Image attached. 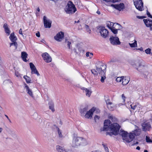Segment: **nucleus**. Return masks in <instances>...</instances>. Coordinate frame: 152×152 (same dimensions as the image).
I'll use <instances>...</instances> for the list:
<instances>
[{"mask_svg":"<svg viewBox=\"0 0 152 152\" xmlns=\"http://www.w3.org/2000/svg\"><path fill=\"white\" fill-rule=\"evenodd\" d=\"M136 149L138 150H140V148L139 146H137L136 148Z\"/></svg>","mask_w":152,"mask_h":152,"instance_id":"e2e57ef3","label":"nucleus"},{"mask_svg":"<svg viewBox=\"0 0 152 152\" xmlns=\"http://www.w3.org/2000/svg\"><path fill=\"white\" fill-rule=\"evenodd\" d=\"M105 150V151H106V152H108V149L107 147H105L104 148Z\"/></svg>","mask_w":152,"mask_h":152,"instance_id":"13d9d810","label":"nucleus"},{"mask_svg":"<svg viewBox=\"0 0 152 152\" xmlns=\"http://www.w3.org/2000/svg\"><path fill=\"white\" fill-rule=\"evenodd\" d=\"M140 133V129L135 130L133 132V133H130L131 134H132L133 137V140L135 136H139Z\"/></svg>","mask_w":152,"mask_h":152,"instance_id":"412c9836","label":"nucleus"},{"mask_svg":"<svg viewBox=\"0 0 152 152\" xmlns=\"http://www.w3.org/2000/svg\"><path fill=\"white\" fill-rule=\"evenodd\" d=\"M4 82H5L6 83H9L11 84V85L12 84V83L11 81L9 80H5Z\"/></svg>","mask_w":152,"mask_h":152,"instance_id":"3c124183","label":"nucleus"},{"mask_svg":"<svg viewBox=\"0 0 152 152\" xmlns=\"http://www.w3.org/2000/svg\"><path fill=\"white\" fill-rule=\"evenodd\" d=\"M107 104V105H112L113 103L110 102V100L109 99H108L106 100Z\"/></svg>","mask_w":152,"mask_h":152,"instance_id":"79ce46f5","label":"nucleus"},{"mask_svg":"<svg viewBox=\"0 0 152 152\" xmlns=\"http://www.w3.org/2000/svg\"><path fill=\"white\" fill-rule=\"evenodd\" d=\"M29 65L30 68L31 70V74H37V76H39L40 75L36 69L34 64L32 63H30Z\"/></svg>","mask_w":152,"mask_h":152,"instance_id":"4468645a","label":"nucleus"},{"mask_svg":"<svg viewBox=\"0 0 152 152\" xmlns=\"http://www.w3.org/2000/svg\"><path fill=\"white\" fill-rule=\"evenodd\" d=\"M87 144L86 139L82 137L74 136L73 137L72 145L74 148H77L80 145H86Z\"/></svg>","mask_w":152,"mask_h":152,"instance_id":"f03ea898","label":"nucleus"},{"mask_svg":"<svg viewBox=\"0 0 152 152\" xmlns=\"http://www.w3.org/2000/svg\"><path fill=\"white\" fill-rule=\"evenodd\" d=\"M131 108L132 109H133V110H134L135 108H136V105H134V106H132V105H131Z\"/></svg>","mask_w":152,"mask_h":152,"instance_id":"5fc2aeb1","label":"nucleus"},{"mask_svg":"<svg viewBox=\"0 0 152 152\" xmlns=\"http://www.w3.org/2000/svg\"><path fill=\"white\" fill-rule=\"evenodd\" d=\"M121 127L117 123L112 124L110 120H106L104 122V126L101 129V131H107L110 129V132H107V134L111 136L112 135H118Z\"/></svg>","mask_w":152,"mask_h":152,"instance_id":"f257e3e1","label":"nucleus"},{"mask_svg":"<svg viewBox=\"0 0 152 152\" xmlns=\"http://www.w3.org/2000/svg\"><path fill=\"white\" fill-rule=\"evenodd\" d=\"M36 36L38 37H39L40 36V33L39 32H38L36 34Z\"/></svg>","mask_w":152,"mask_h":152,"instance_id":"864d4df0","label":"nucleus"},{"mask_svg":"<svg viewBox=\"0 0 152 152\" xmlns=\"http://www.w3.org/2000/svg\"><path fill=\"white\" fill-rule=\"evenodd\" d=\"M113 33L114 34H117L118 33V30L115 28H113L110 29Z\"/></svg>","mask_w":152,"mask_h":152,"instance_id":"473e14b6","label":"nucleus"},{"mask_svg":"<svg viewBox=\"0 0 152 152\" xmlns=\"http://www.w3.org/2000/svg\"><path fill=\"white\" fill-rule=\"evenodd\" d=\"M138 50H140V51H143V52H144V51H143V48H142V47H141L140 48H138L137 49Z\"/></svg>","mask_w":152,"mask_h":152,"instance_id":"6e6d98bb","label":"nucleus"},{"mask_svg":"<svg viewBox=\"0 0 152 152\" xmlns=\"http://www.w3.org/2000/svg\"><path fill=\"white\" fill-rule=\"evenodd\" d=\"M143 21L146 26L151 27L152 25V20L149 19H143Z\"/></svg>","mask_w":152,"mask_h":152,"instance_id":"dca6fc26","label":"nucleus"},{"mask_svg":"<svg viewBox=\"0 0 152 152\" xmlns=\"http://www.w3.org/2000/svg\"><path fill=\"white\" fill-rule=\"evenodd\" d=\"M102 75L103 76H101V78L100 80V81L102 83H104V80L106 78V77L104 75Z\"/></svg>","mask_w":152,"mask_h":152,"instance_id":"a19ab883","label":"nucleus"},{"mask_svg":"<svg viewBox=\"0 0 152 152\" xmlns=\"http://www.w3.org/2000/svg\"><path fill=\"white\" fill-rule=\"evenodd\" d=\"M147 15H148L149 17L152 18V16L150 14V13L148 11V10H147Z\"/></svg>","mask_w":152,"mask_h":152,"instance_id":"a18cd8bd","label":"nucleus"},{"mask_svg":"<svg viewBox=\"0 0 152 152\" xmlns=\"http://www.w3.org/2000/svg\"><path fill=\"white\" fill-rule=\"evenodd\" d=\"M110 120H111L113 122H116L118 121V119L115 116L111 115H109L108 116Z\"/></svg>","mask_w":152,"mask_h":152,"instance_id":"bb28decb","label":"nucleus"},{"mask_svg":"<svg viewBox=\"0 0 152 152\" xmlns=\"http://www.w3.org/2000/svg\"><path fill=\"white\" fill-rule=\"evenodd\" d=\"M65 11L67 14H72L77 10L75 6L71 1H69L65 9Z\"/></svg>","mask_w":152,"mask_h":152,"instance_id":"20e7f679","label":"nucleus"},{"mask_svg":"<svg viewBox=\"0 0 152 152\" xmlns=\"http://www.w3.org/2000/svg\"><path fill=\"white\" fill-rule=\"evenodd\" d=\"M15 75L18 77H20V75L18 72H15Z\"/></svg>","mask_w":152,"mask_h":152,"instance_id":"603ef678","label":"nucleus"},{"mask_svg":"<svg viewBox=\"0 0 152 152\" xmlns=\"http://www.w3.org/2000/svg\"><path fill=\"white\" fill-rule=\"evenodd\" d=\"M96 112H97L98 113H99L100 112V110H96Z\"/></svg>","mask_w":152,"mask_h":152,"instance_id":"774afa93","label":"nucleus"},{"mask_svg":"<svg viewBox=\"0 0 152 152\" xmlns=\"http://www.w3.org/2000/svg\"><path fill=\"white\" fill-rule=\"evenodd\" d=\"M13 42L10 43V47L13 46L14 47V49H16L17 48L18 44L17 42L15 41Z\"/></svg>","mask_w":152,"mask_h":152,"instance_id":"7c9ffc66","label":"nucleus"},{"mask_svg":"<svg viewBox=\"0 0 152 152\" xmlns=\"http://www.w3.org/2000/svg\"><path fill=\"white\" fill-rule=\"evenodd\" d=\"M64 33L63 32L60 31L57 33L56 35L54 37V39L58 42H61V39L64 38Z\"/></svg>","mask_w":152,"mask_h":152,"instance_id":"f8f14e48","label":"nucleus"},{"mask_svg":"<svg viewBox=\"0 0 152 152\" xmlns=\"http://www.w3.org/2000/svg\"><path fill=\"white\" fill-rule=\"evenodd\" d=\"M130 46L132 48H135L137 47V42L134 40V42L132 43H129Z\"/></svg>","mask_w":152,"mask_h":152,"instance_id":"c756f323","label":"nucleus"},{"mask_svg":"<svg viewBox=\"0 0 152 152\" xmlns=\"http://www.w3.org/2000/svg\"><path fill=\"white\" fill-rule=\"evenodd\" d=\"M100 117L98 116L97 115H95L94 117V119L96 122H97L100 118Z\"/></svg>","mask_w":152,"mask_h":152,"instance_id":"e433bc0d","label":"nucleus"},{"mask_svg":"<svg viewBox=\"0 0 152 152\" xmlns=\"http://www.w3.org/2000/svg\"><path fill=\"white\" fill-rule=\"evenodd\" d=\"M138 66L140 67L142 66H144L142 64V63L141 62H139L138 63Z\"/></svg>","mask_w":152,"mask_h":152,"instance_id":"4d7b16f0","label":"nucleus"},{"mask_svg":"<svg viewBox=\"0 0 152 152\" xmlns=\"http://www.w3.org/2000/svg\"><path fill=\"white\" fill-rule=\"evenodd\" d=\"M91 72L92 74H94V75L97 76L98 75V73L97 71H96L94 69H93L91 70Z\"/></svg>","mask_w":152,"mask_h":152,"instance_id":"4c0bfd02","label":"nucleus"},{"mask_svg":"<svg viewBox=\"0 0 152 152\" xmlns=\"http://www.w3.org/2000/svg\"><path fill=\"white\" fill-rule=\"evenodd\" d=\"M136 17L137 18L140 19H142L146 18V17H145L144 16H137Z\"/></svg>","mask_w":152,"mask_h":152,"instance_id":"49530a36","label":"nucleus"},{"mask_svg":"<svg viewBox=\"0 0 152 152\" xmlns=\"http://www.w3.org/2000/svg\"><path fill=\"white\" fill-rule=\"evenodd\" d=\"M66 152H72L71 150H66Z\"/></svg>","mask_w":152,"mask_h":152,"instance_id":"bf43d9fd","label":"nucleus"},{"mask_svg":"<svg viewBox=\"0 0 152 152\" xmlns=\"http://www.w3.org/2000/svg\"><path fill=\"white\" fill-rule=\"evenodd\" d=\"M56 149L57 151L59 152H66V149L63 147L59 145L56 146Z\"/></svg>","mask_w":152,"mask_h":152,"instance_id":"b1692460","label":"nucleus"},{"mask_svg":"<svg viewBox=\"0 0 152 152\" xmlns=\"http://www.w3.org/2000/svg\"><path fill=\"white\" fill-rule=\"evenodd\" d=\"M122 99H123V102H124L125 101V99L126 98L125 97V96L124 94H123L122 95Z\"/></svg>","mask_w":152,"mask_h":152,"instance_id":"8fccbe9b","label":"nucleus"},{"mask_svg":"<svg viewBox=\"0 0 152 152\" xmlns=\"http://www.w3.org/2000/svg\"><path fill=\"white\" fill-rule=\"evenodd\" d=\"M111 43L113 45H119L121 44V42L118 37L111 36L109 39Z\"/></svg>","mask_w":152,"mask_h":152,"instance_id":"0eeeda50","label":"nucleus"},{"mask_svg":"<svg viewBox=\"0 0 152 152\" xmlns=\"http://www.w3.org/2000/svg\"><path fill=\"white\" fill-rule=\"evenodd\" d=\"M124 77L121 76V77H117L116 79V81L117 82H121L122 81V80L123 78Z\"/></svg>","mask_w":152,"mask_h":152,"instance_id":"72a5a7b5","label":"nucleus"},{"mask_svg":"<svg viewBox=\"0 0 152 152\" xmlns=\"http://www.w3.org/2000/svg\"><path fill=\"white\" fill-rule=\"evenodd\" d=\"M9 38L11 41L12 42L15 41L17 39V38L14 35V33H12L11 34Z\"/></svg>","mask_w":152,"mask_h":152,"instance_id":"a878e982","label":"nucleus"},{"mask_svg":"<svg viewBox=\"0 0 152 152\" xmlns=\"http://www.w3.org/2000/svg\"><path fill=\"white\" fill-rule=\"evenodd\" d=\"M3 129L2 128L0 127V133L2 132Z\"/></svg>","mask_w":152,"mask_h":152,"instance_id":"0e129e2a","label":"nucleus"},{"mask_svg":"<svg viewBox=\"0 0 152 152\" xmlns=\"http://www.w3.org/2000/svg\"><path fill=\"white\" fill-rule=\"evenodd\" d=\"M88 107L87 106H86L81 109L80 111L81 115L84 116V114L88 111Z\"/></svg>","mask_w":152,"mask_h":152,"instance_id":"5701e85b","label":"nucleus"},{"mask_svg":"<svg viewBox=\"0 0 152 152\" xmlns=\"http://www.w3.org/2000/svg\"><path fill=\"white\" fill-rule=\"evenodd\" d=\"M117 24L118 25H116V28H117V29L118 30H119L121 29L122 28L121 26L118 23H117Z\"/></svg>","mask_w":152,"mask_h":152,"instance_id":"37998d69","label":"nucleus"},{"mask_svg":"<svg viewBox=\"0 0 152 152\" xmlns=\"http://www.w3.org/2000/svg\"><path fill=\"white\" fill-rule=\"evenodd\" d=\"M95 111V108L93 107L88 111H87L85 114L84 116L85 118H87L91 119L92 117V115L94 112Z\"/></svg>","mask_w":152,"mask_h":152,"instance_id":"1a4fd4ad","label":"nucleus"},{"mask_svg":"<svg viewBox=\"0 0 152 152\" xmlns=\"http://www.w3.org/2000/svg\"><path fill=\"white\" fill-rule=\"evenodd\" d=\"M19 33L23 37H24V36L23 35V34L22 33V31L21 28L19 30Z\"/></svg>","mask_w":152,"mask_h":152,"instance_id":"de8ad7c7","label":"nucleus"},{"mask_svg":"<svg viewBox=\"0 0 152 152\" xmlns=\"http://www.w3.org/2000/svg\"><path fill=\"white\" fill-rule=\"evenodd\" d=\"M58 134L59 137H62V135L61 134V130L59 129V128H58Z\"/></svg>","mask_w":152,"mask_h":152,"instance_id":"ea45409f","label":"nucleus"},{"mask_svg":"<svg viewBox=\"0 0 152 152\" xmlns=\"http://www.w3.org/2000/svg\"><path fill=\"white\" fill-rule=\"evenodd\" d=\"M96 13H97V14H98V15H99L100 14V12L99 11V10H98L97 12H96Z\"/></svg>","mask_w":152,"mask_h":152,"instance_id":"680f3d73","label":"nucleus"},{"mask_svg":"<svg viewBox=\"0 0 152 152\" xmlns=\"http://www.w3.org/2000/svg\"><path fill=\"white\" fill-rule=\"evenodd\" d=\"M107 27L110 29L113 28H116V25H118L117 23H114L110 21L107 22Z\"/></svg>","mask_w":152,"mask_h":152,"instance_id":"2eb2a0df","label":"nucleus"},{"mask_svg":"<svg viewBox=\"0 0 152 152\" xmlns=\"http://www.w3.org/2000/svg\"><path fill=\"white\" fill-rule=\"evenodd\" d=\"M43 22L44 26L45 28H50L51 26L52 21L49 19H47L45 16L43 17Z\"/></svg>","mask_w":152,"mask_h":152,"instance_id":"6e6552de","label":"nucleus"},{"mask_svg":"<svg viewBox=\"0 0 152 152\" xmlns=\"http://www.w3.org/2000/svg\"><path fill=\"white\" fill-rule=\"evenodd\" d=\"M138 142H136V143H133V144H132V145H135V144H138Z\"/></svg>","mask_w":152,"mask_h":152,"instance_id":"052dcab7","label":"nucleus"},{"mask_svg":"<svg viewBox=\"0 0 152 152\" xmlns=\"http://www.w3.org/2000/svg\"><path fill=\"white\" fill-rule=\"evenodd\" d=\"M119 134L122 137V139L126 142H130L133 140V135L130 133L128 135L127 132L121 130L119 133Z\"/></svg>","mask_w":152,"mask_h":152,"instance_id":"7ed1b4c3","label":"nucleus"},{"mask_svg":"<svg viewBox=\"0 0 152 152\" xmlns=\"http://www.w3.org/2000/svg\"><path fill=\"white\" fill-rule=\"evenodd\" d=\"M96 67V70L97 71V72H98L99 74H101V75H105V69L106 68V67H104V69H102V68L101 67L99 68L97 67Z\"/></svg>","mask_w":152,"mask_h":152,"instance_id":"f3484780","label":"nucleus"},{"mask_svg":"<svg viewBox=\"0 0 152 152\" xmlns=\"http://www.w3.org/2000/svg\"><path fill=\"white\" fill-rule=\"evenodd\" d=\"M85 27L86 29V30L87 32H88L89 33H90L91 30L90 29L89 26L88 25L86 24L85 25Z\"/></svg>","mask_w":152,"mask_h":152,"instance_id":"c9c22d12","label":"nucleus"},{"mask_svg":"<svg viewBox=\"0 0 152 152\" xmlns=\"http://www.w3.org/2000/svg\"><path fill=\"white\" fill-rule=\"evenodd\" d=\"M23 78L25 79L26 82L27 83H31V80L30 78L26 75H25L23 77Z\"/></svg>","mask_w":152,"mask_h":152,"instance_id":"cd10ccee","label":"nucleus"},{"mask_svg":"<svg viewBox=\"0 0 152 152\" xmlns=\"http://www.w3.org/2000/svg\"><path fill=\"white\" fill-rule=\"evenodd\" d=\"M67 42L68 47L69 49H70V45L71 44V43L70 42H69V41Z\"/></svg>","mask_w":152,"mask_h":152,"instance_id":"09e8293b","label":"nucleus"},{"mask_svg":"<svg viewBox=\"0 0 152 152\" xmlns=\"http://www.w3.org/2000/svg\"><path fill=\"white\" fill-rule=\"evenodd\" d=\"M42 56L44 60L47 63H49L51 61L52 58L49 54L47 53H45L42 54Z\"/></svg>","mask_w":152,"mask_h":152,"instance_id":"9b49d317","label":"nucleus"},{"mask_svg":"<svg viewBox=\"0 0 152 152\" xmlns=\"http://www.w3.org/2000/svg\"><path fill=\"white\" fill-rule=\"evenodd\" d=\"M111 6L119 11L123 10L125 8L124 4L123 3H121L118 4H112Z\"/></svg>","mask_w":152,"mask_h":152,"instance_id":"9d476101","label":"nucleus"},{"mask_svg":"<svg viewBox=\"0 0 152 152\" xmlns=\"http://www.w3.org/2000/svg\"><path fill=\"white\" fill-rule=\"evenodd\" d=\"M5 116L8 119V120L9 118L6 115H5Z\"/></svg>","mask_w":152,"mask_h":152,"instance_id":"69168bd1","label":"nucleus"},{"mask_svg":"<svg viewBox=\"0 0 152 152\" xmlns=\"http://www.w3.org/2000/svg\"><path fill=\"white\" fill-rule=\"evenodd\" d=\"M129 81V78L128 77H125L123 78L122 81V84L123 85H126L127 84Z\"/></svg>","mask_w":152,"mask_h":152,"instance_id":"4be33fe9","label":"nucleus"},{"mask_svg":"<svg viewBox=\"0 0 152 152\" xmlns=\"http://www.w3.org/2000/svg\"><path fill=\"white\" fill-rule=\"evenodd\" d=\"M145 53L147 54H151L152 53H151V49L149 48H148L146 50H145Z\"/></svg>","mask_w":152,"mask_h":152,"instance_id":"f704fd0d","label":"nucleus"},{"mask_svg":"<svg viewBox=\"0 0 152 152\" xmlns=\"http://www.w3.org/2000/svg\"><path fill=\"white\" fill-rule=\"evenodd\" d=\"M27 56L28 54L26 52H23L21 53V57L24 61L25 62L27 61L26 58H27Z\"/></svg>","mask_w":152,"mask_h":152,"instance_id":"393cba45","label":"nucleus"},{"mask_svg":"<svg viewBox=\"0 0 152 152\" xmlns=\"http://www.w3.org/2000/svg\"><path fill=\"white\" fill-rule=\"evenodd\" d=\"M100 35L102 37L105 38L107 37L109 34L108 30L104 27L100 26L98 28Z\"/></svg>","mask_w":152,"mask_h":152,"instance_id":"39448f33","label":"nucleus"},{"mask_svg":"<svg viewBox=\"0 0 152 152\" xmlns=\"http://www.w3.org/2000/svg\"><path fill=\"white\" fill-rule=\"evenodd\" d=\"M142 129L144 131H149L151 127L150 124L149 122H144L142 124Z\"/></svg>","mask_w":152,"mask_h":152,"instance_id":"ddd939ff","label":"nucleus"},{"mask_svg":"<svg viewBox=\"0 0 152 152\" xmlns=\"http://www.w3.org/2000/svg\"><path fill=\"white\" fill-rule=\"evenodd\" d=\"M89 54H90L91 56H93V53H91L88 52L86 53V56L87 57H89Z\"/></svg>","mask_w":152,"mask_h":152,"instance_id":"c03bdc74","label":"nucleus"},{"mask_svg":"<svg viewBox=\"0 0 152 152\" xmlns=\"http://www.w3.org/2000/svg\"><path fill=\"white\" fill-rule=\"evenodd\" d=\"M81 89L83 90L84 92L86 93V96L90 97L92 92V91L91 90L87 89V88L83 87L81 88Z\"/></svg>","mask_w":152,"mask_h":152,"instance_id":"6ab92c4d","label":"nucleus"},{"mask_svg":"<svg viewBox=\"0 0 152 152\" xmlns=\"http://www.w3.org/2000/svg\"><path fill=\"white\" fill-rule=\"evenodd\" d=\"M134 4L136 8L140 11L143 10V3L142 0H133Z\"/></svg>","mask_w":152,"mask_h":152,"instance_id":"423d86ee","label":"nucleus"},{"mask_svg":"<svg viewBox=\"0 0 152 152\" xmlns=\"http://www.w3.org/2000/svg\"><path fill=\"white\" fill-rule=\"evenodd\" d=\"M107 107L111 111H113L114 110L115 107V106L113 103L112 105H107Z\"/></svg>","mask_w":152,"mask_h":152,"instance_id":"2f4dec72","label":"nucleus"},{"mask_svg":"<svg viewBox=\"0 0 152 152\" xmlns=\"http://www.w3.org/2000/svg\"><path fill=\"white\" fill-rule=\"evenodd\" d=\"M146 142H147L152 143V140L150 139V138L149 137H148L147 136H146Z\"/></svg>","mask_w":152,"mask_h":152,"instance_id":"58836bf2","label":"nucleus"},{"mask_svg":"<svg viewBox=\"0 0 152 152\" xmlns=\"http://www.w3.org/2000/svg\"><path fill=\"white\" fill-rule=\"evenodd\" d=\"M3 27L4 29L5 33L9 35L10 34V31L9 28L8 27L7 25V23H4L3 26Z\"/></svg>","mask_w":152,"mask_h":152,"instance_id":"aec40b11","label":"nucleus"},{"mask_svg":"<svg viewBox=\"0 0 152 152\" xmlns=\"http://www.w3.org/2000/svg\"><path fill=\"white\" fill-rule=\"evenodd\" d=\"M37 11L38 12H39L40 11V9H39V7H38V8H37Z\"/></svg>","mask_w":152,"mask_h":152,"instance_id":"338daca9","label":"nucleus"},{"mask_svg":"<svg viewBox=\"0 0 152 152\" xmlns=\"http://www.w3.org/2000/svg\"><path fill=\"white\" fill-rule=\"evenodd\" d=\"M25 87L27 93L31 97H33L32 92L31 90L29 88V87L25 83Z\"/></svg>","mask_w":152,"mask_h":152,"instance_id":"a211bd4d","label":"nucleus"},{"mask_svg":"<svg viewBox=\"0 0 152 152\" xmlns=\"http://www.w3.org/2000/svg\"><path fill=\"white\" fill-rule=\"evenodd\" d=\"M49 108L51 110L52 112H54L55 111V110L54 108V104L52 102H50L49 103Z\"/></svg>","mask_w":152,"mask_h":152,"instance_id":"c85d7f7f","label":"nucleus"}]
</instances>
